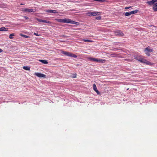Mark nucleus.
Wrapping results in <instances>:
<instances>
[{"instance_id":"17","label":"nucleus","mask_w":157,"mask_h":157,"mask_svg":"<svg viewBox=\"0 0 157 157\" xmlns=\"http://www.w3.org/2000/svg\"><path fill=\"white\" fill-rule=\"evenodd\" d=\"M139 12V10H135L132 11L130 12L131 14H135L136 13H138Z\"/></svg>"},{"instance_id":"12","label":"nucleus","mask_w":157,"mask_h":157,"mask_svg":"<svg viewBox=\"0 0 157 157\" xmlns=\"http://www.w3.org/2000/svg\"><path fill=\"white\" fill-rule=\"evenodd\" d=\"M116 33L117 34H116L119 35H120L121 36H123L124 35L123 33L120 30H117L116 31Z\"/></svg>"},{"instance_id":"7","label":"nucleus","mask_w":157,"mask_h":157,"mask_svg":"<svg viewBox=\"0 0 157 157\" xmlns=\"http://www.w3.org/2000/svg\"><path fill=\"white\" fill-rule=\"evenodd\" d=\"M34 74L40 78H45L46 76L45 75L40 73H35Z\"/></svg>"},{"instance_id":"29","label":"nucleus","mask_w":157,"mask_h":157,"mask_svg":"<svg viewBox=\"0 0 157 157\" xmlns=\"http://www.w3.org/2000/svg\"><path fill=\"white\" fill-rule=\"evenodd\" d=\"M131 7H132L131 6L127 7H125V9H129Z\"/></svg>"},{"instance_id":"24","label":"nucleus","mask_w":157,"mask_h":157,"mask_svg":"<svg viewBox=\"0 0 157 157\" xmlns=\"http://www.w3.org/2000/svg\"><path fill=\"white\" fill-rule=\"evenodd\" d=\"M96 1L99 2H104L105 1V0H96Z\"/></svg>"},{"instance_id":"18","label":"nucleus","mask_w":157,"mask_h":157,"mask_svg":"<svg viewBox=\"0 0 157 157\" xmlns=\"http://www.w3.org/2000/svg\"><path fill=\"white\" fill-rule=\"evenodd\" d=\"M23 68L25 70H30V68L29 66H24L23 67Z\"/></svg>"},{"instance_id":"27","label":"nucleus","mask_w":157,"mask_h":157,"mask_svg":"<svg viewBox=\"0 0 157 157\" xmlns=\"http://www.w3.org/2000/svg\"><path fill=\"white\" fill-rule=\"evenodd\" d=\"M34 35H36V36H40V34H38V33H34Z\"/></svg>"},{"instance_id":"11","label":"nucleus","mask_w":157,"mask_h":157,"mask_svg":"<svg viewBox=\"0 0 157 157\" xmlns=\"http://www.w3.org/2000/svg\"><path fill=\"white\" fill-rule=\"evenodd\" d=\"M46 12L49 13H57L56 10H46Z\"/></svg>"},{"instance_id":"13","label":"nucleus","mask_w":157,"mask_h":157,"mask_svg":"<svg viewBox=\"0 0 157 157\" xmlns=\"http://www.w3.org/2000/svg\"><path fill=\"white\" fill-rule=\"evenodd\" d=\"M153 9L155 11H157V2L155 3L153 5Z\"/></svg>"},{"instance_id":"2","label":"nucleus","mask_w":157,"mask_h":157,"mask_svg":"<svg viewBox=\"0 0 157 157\" xmlns=\"http://www.w3.org/2000/svg\"><path fill=\"white\" fill-rule=\"evenodd\" d=\"M61 53L67 56H70L75 58L77 57V56L76 55L74 54L69 52L62 51L61 52Z\"/></svg>"},{"instance_id":"3","label":"nucleus","mask_w":157,"mask_h":157,"mask_svg":"<svg viewBox=\"0 0 157 157\" xmlns=\"http://www.w3.org/2000/svg\"><path fill=\"white\" fill-rule=\"evenodd\" d=\"M89 60L91 61L97 62L104 63L105 62V59H99L97 58H88Z\"/></svg>"},{"instance_id":"5","label":"nucleus","mask_w":157,"mask_h":157,"mask_svg":"<svg viewBox=\"0 0 157 157\" xmlns=\"http://www.w3.org/2000/svg\"><path fill=\"white\" fill-rule=\"evenodd\" d=\"M21 11L27 13H31L35 11V9L29 8H22Z\"/></svg>"},{"instance_id":"28","label":"nucleus","mask_w":157,"mask_h":157,"mask_svg":"<svg viewBox=\"0 0 157 157\" xmlns=\"http://www.w3.org/2000/svg\"><path fill=\"white\" fill-rule=\"evenodd\" d=\"M23 17L26 19H28L29 18L28 17L25 16H23Z\"/></svg>"},{"instance_id":"8","label":"nucleus","mask_w":157,"mask_h":157,"mask_svg":"<svg viewBox=\"0 0 157 157\" xmlns=\"http://www.w3.org/2000/svg\"><path fill=\"white\" fill-rule=\"evenodd\" d=\"M135 59L137 60L142 63H143L144 61V60L145 59L143 58L142 57L140 56H137L136 57Z\"/></svg>"},{"instance_id":"1","label":"nucleus","mask_w":157,"mask_h":157,"mask_svg":"<svg viewBox=\"0 0 157 157\" xmlns=\"http://www.w3.org/2000/svg\"><path fill=\"white\" fill-rule=\"evenodd\" d=\"M55 20L58 22L61 23H70L72 24H75L77 25L78 24V22L73 21L70 19L67 18L55 19Z\"/></svg>"},{"instance_id":"19","label":"nucleus","mask_w":157,"mask_h":157,"mask_svg":"<svg viewBox=\"0 0 157 157\" xmlns=\"http://www.w3.org/2000/svg\"><path fill=\"white\" fill-rule=\"evenodd\" d=\"M131 15V14L130 12H126L125 13V16H130Z\"/></svg>"},{"instance_id":"4","label":"nucleus","mask_w":157,"mask_h":157,"mask_svg":"<svg viewBox=\"0 0 157 157\" xmlns=\"http://www.w3.org/2000/svg\"><path fill=\"white\" fill-rule=\"evenodd\" d=\"M153 51V50L149 47H147L145 49L144 52L146 54L149 56L150 55V53Z\"/></svg>"},{"instance_id":"15","label":"nucleus","mask_w":157,"mask_h":157,"mask_svg":"<svg viewBox=\"0 0 157 157\" xmlns=\"http://www.w3.org/2000/svg\"><path fill=\"white\" fill-rule=\"evenodd\" d=\"M39 61L44 64H47L48 63L47 60H45L40 59Z\"/></svg>"},{"instance_id":"31","label":"nucleus","mask_w":157,"mask_h":157,"mask_svg":"<svg viewBox=\"0 0 157 157\" xmlns=\"http://www.w3.org/2000/svg\"><path fill=\"white\" fill-rule=\"evenodd\" d=\"M2 52V50L0 48V52Z\"/></svg>"},{"instance_id":"9","label":"nucleus","mask_w":157,"mask_h":157,"mask_svg":"<svg viewBox=\"0 0 157 157\" xmlns=\"http://www.w3.org/2000/svg\"><path fill=\"white\" fill-rule=\"evenodd\" d=\"M156 2H157V0H152L151 1L147 2L146 3L149 5L151 6L154 5Z\"/></svg>"},{"instance_id":"14","label":"nucleus","mask_w":157,"mask_h":157,"mask_svg":"<svg viewBox=\"0 0 157 157\" xmlns=\"http://www.w3.org/2000/svg\"><path fill=\"white\" fill-rule=\"evenodd\" d=\"M144 61L143 62V63H146L147 65H151L152 64L151 63L147 61V60H146L145 59H144Z\"/></svg>"},{"instance_id":"26","label":"nucleus","mask_w":157,"mask_h":157,"mask_svg":"<svg viewBox=\"0 0 157 157\" xmlns=\"http://www.w3.org/2000/svg\"><path fill=\"white\" fill-rule=\"evenodd\" d=\"M96 19L98 20H100L101 19V17L100 16H98L96 17Z\"/></svg>"},{"instance_id":"22","label":"nucleus","mask_w":157,"mask_h":157,"mask_svg":"<svg viewBox=\"0 0 157 157\" xmlns=\"http://www.w3.org/2000/svg\"><path fill=\"white\" fill-rule=\"evenodd\" d=\"M83 40L84 42H91L92 41V40H89L84 39Z\"/></svg>"},{"instance_id":"23","label":"nucleus","mask_w":157,"mask_h":157,"mask_svg":"<svg viewBox=\"0 0 157 157\" xmlns=\"http://www.w3.org/2000/svg\"><path fill=\"white\" fill-rule=\"evenodd\" d=\"M42 22L46 23H51V22L49 21H48L45 20H42Z\"/></svg>"},{"instance_id":"20","label":"nucleus","mask_w":157,"mask_h":157,"mask_svg":"<svg viewBox=\"0 0 157 157\" xmlns=\"http://www.w3.org/2000/svg\"><path fill=\"white\" fill-rule=\"evenodd\" d=\"M20 35L21 36L24 37L25 38H29V36H27L26 35H23V34H21Z\"/></svg>"},{"instance_id":"21","label":"nucleus","mask_w":157,"mask_h":157,"mask_svg":"<svg viewBox=\"0 0 157 157\" xmlns=\"http://www.w3.org/2000/svg\"><path fill=\"white\" fill-rule=\"evenodd\" d=\"M14 36V33H12L10 34L9 36V38L10 39H12L13 38V37H12L13 36Z\"/></svg>"},{"instance_id":"10","label":"nucleus","mask_w":157,"mask_h":157,"mask_svg":"<svg viewBox=\"0 0 157 157\" xmlns=\"http://www.w3.org/2000/svg\"><path fill=\"white\" fill-rule=\"evenodd\" d=\"M93 89L98 94H100V93L97 90L96 85L94 84L93 85Z\"/></svg>"},{"instance_id":"6","label":"nucleus","mask_w":157,"mask_h":157,"mask_svg":"<svg viewBox=\"0 0 157 157\" xmlns=\"http://www.w3.org/2000/svg\"><path fill=\"white\" fill-rule=\"evenodd\" d=\"M89 16L90 15L92 16H96V15H98L101 14V13L100 12H88L86 13Z\"/></svg>"},{"instance_id":"25","label":"nucleus","mask_w":157,"mask_h":157,"mask_svg":"<svg viewBox=\"0 0 157 157\" xmlns=\"http://www.w3.org/2000/svg\"><path fill=\"white\" fill-rule=\"evenodd\" d=\"M36 20L39 22H42V19H38V18H36Z\"/></svg>"},{"instance_id":"32","label":"nucleus","mask_w":157,"mask_h":157,"mask_svg":"<svg viewBox=\"0 0 157 157\" xmlns=\"http://www.w3.org/2000/svg\"><path fill=\"white\" fill-rule=\"evenodd\" d=\"M24 4H22V3H21V5H24Z\"/></svg>"},{"instance_id":"16","label":"nucleus","mask_w":157,"mask_h":157,"mask_svg":"<svg viewBox=\"0 0 157 157\" xmlns=\"http://www.w3.org/2000/svg\"><path fill=\"white\" fill-rule=\"evenodd\" d=\"M8 29L4 27H1L0 28V31H7Z\"/></svg>"},{"instance_id":"30","label":"nucleus","mask_w":157,"mask_h":157,"mask_svg":"<svg viewBox=\"0 0 157 157\" xmlns=\"http://www.w3.org/2000/svg\"><path fill=\"white\" fill-rule=\"evenodd\" d=\"M73 78H75L76 77V75H74V76H73Z\"/></svg>"}]
</instances>
